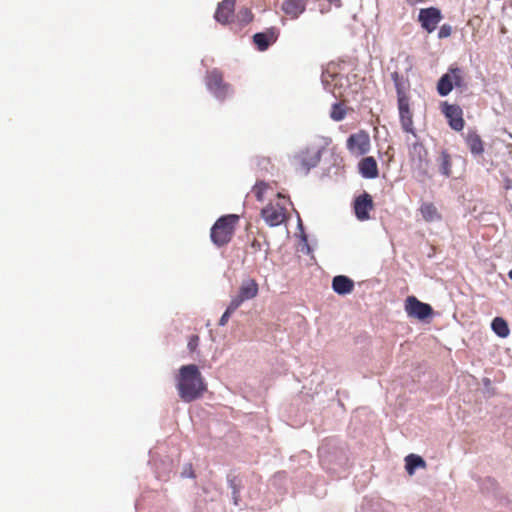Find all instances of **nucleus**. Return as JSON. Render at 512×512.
Returning <instances> with one entry per match:
<instances>
[{"mask_svg":"<svg viewBox=\"0 0 512 512\" xmlns=\"http://www.w3.org/2000/svg\"><path fill=\"white\" fill-rule=\"evenodd\" d=\"M452 77L448 73L443 74L437 83V92L440 96H447L453 89Z\"/></svg>","mask_w":512,"mask_h":512,"instance_id":"obj_23","label":"nucleus"},{"mask_svg":"<svg viewBox=\"0 0 512 512\" xmlns=\"http://www.w3.org/2000/svg\"><path fill=\"white\" fill-rule=\"evenodd\" d=\"M239 307L237 306L236 303H233L232 301H230L229 305L227 306L225 312L223 313V315L221 316L220 320H219V325L220 326H224L227 324L229 318L231 317V315L238 309Z\"/></svg>","mask_w":512,"mask_h":512,"instance_id":"obj_30","label":"nucleus"},{"mask_svg":"<svg viewBox=\"0 0 512 512\" xmlns=\"http://www.w3.org/2000/svg\"><path fill=\"white\" fill-rule=\"evenodd\" d=\"M322 150L316 146H307L293 156L292 164L295 171L307 174L321 160Z\"/></svg>","mask_w":512,"mask_h":512,"instance_id":"obj_4","label":"nucleus"},{"mask_svg":"<svg viewBox=\"0 0 512 512\" xmlns=\"http://www.w3.org/2000/svg\"><path fill=\"white\" fill-rule=\"evenodd\" d=\"M406 470L409 475H412L416 468L426 466L425 461L418 455L410 454L405 458Z\"/></svg>","mask_w":512,"mask_h":512,"instance_id":"obj_25","label":"nucleus"},{"mask_svg":"<svg viewBox=\"0 0 512 512\" xmlns=\"http://www.w3.org/2000/svg\"><path fill=\"white\" fill-rule=\"evenodd\" d=\"M374 209L372 196L367 192L359 195L354 201V212L358 220L366 221L370 218V211Z\"/></svg>","mask_w":512,"mask_h":512,"instance_id":"obj_13","label":"nucleus"},{"mask_svg":"<svg viewBox=\"0 0 512 512\" xmlns=\"http://www.w3.org/2000/svg\"><path fill=\"white\" fill-rule=\"evenodd\" d=\"M277 33L274 29H269L266 32L256 33L253 36V42L258 50L265 51L268 47L276 42Z\"/></svg>","mask_w":512,"mask_h":512,"instance_id":"obj_17","label":"nucleus"},{"mask_svg":"<svg viewBox=\"0 0 512 512\" xmlns=\"http://www.w3.org/2000/svg\"><path fill=\"white\" fill-rule=\"evenodd\" d=\"M306 3L304 0H285L282 3V10L292 19L297 18L305 11Z\"/></svg>","mask_w":512,"mask_h":512,"instance_id":"obj_19","label":"nucleus"},{"mask_svg":"<svg viewBox=\"0 0 512 512\" xmlns=\"http://www.w3.org/2000/svg\"><path fill=\"white\" fill-rule=\"evenodd\" d=\"M397 106L402 130L417 138L413 122V113L410 108V99L397 100Z\"/></svg>","mask_w":512,"mask_h":512,"instance_id":"obj_10","label":"nucleus"},{"mask_svg":"<svg viewBox=\"0 0 512 512\" xmlns=\"http://www.w3.org/2000/svg\"><path fill=\"white\" fill-rule=\"evenodd\" d=\"M452 27L449 24H443L438 31V38L444 39L451 35Z\"/></svg>","mask_w":512,"mask_h":512,"instance_id":"obj_32","label":"nucleus"},{"mask_svg":"<svg viewBox=\"0 0 512 512\" xmlns=\"http://www.w3.org/2000/svg\"><path fill=\"white\" fill-rule=\"evenodd\" d=\"M345 116H346V109H345L344 105L340 104V103L333 104L331 112H330V117L334 121H341L345 118Z\"/></svg>","mask_w":512,"mask_h":512,"instance_id":"obj_29","label":"nucleus"},{"mask_svg":"<svg viewBox=\"0 0 512 512\" xmlns=\"http://www.w3.org/2000/svg\"><path fill=\"white\" fill-rule=\"evenodd\" d=\"M354 286V281L344 275L335 276L332 280V288L339 295L350 294Z\"/></svg>","mask_w":512,"mask_h":512,"instance_id":"obj_18","label":"nucleus"},{"mask_svg":"<svg viewBox=\"0 0 512 512\" xmlns=\"http://www.w3.org/2000/svg\"><path fill=\"white\" fill-rule=\"evenodd\" d=\"M442 112L448 119L449 125L453 130L461 131L464 128L465 121L460 106L444 102L442 104Z\"/></svg>","mask_w":512,"mask_h":512,"instance_id":"obj_12","label":"nucleus"},{"mask_svg":"<svg viewBox=\"0 0 512 512\" xmlns=\"http://www.w3.org/2000/svg\"><path fill=\"white\" fill-rule=\"evenodd\" d=\"M270 189V186L265 183V182H257L253 188H252V193L254 194L255 198L262 202L264 201L265 199V194L267 193V191Z\"/></svg>","mask_w":512,"mask_h":512,"instance_id":"obj_28","label":"nucleus"},{"mask_svg":"<svg viewBox=\"0 0 512 512\" xmlns=\"http://www.w3.org/2000/svg\"><path fill=\"white\" fill-rule=\"evenodd\" d=\"M491 327H492V330L499 337H502V338L507 337L510 333L507 322L501 317L494 318L492 321Z\"/></svg>","mask_w":512,"mask_h":512,"instance_id":"obj_24","label":"nucleus"},{"mask_svg":"<svg viewBox=\"0 0 512 512\" xmlns=\"http://www.w3.org/2000/svg\"><path fill=\"white\" fill-rule=\"evenodd\" d=\"M437 163L442 175L446 177H450L452 175V159L451 155L447 151L443 150L440 153L439 157L437 158Z\"/></svg>","mask_w":512,"mask_h":512,"instance_id":"obj_22","label":"nucleus"},{"mask_svg":"<svg viewBox=\"0 0 512 512\" xmlns=\"http://www.w3.org/2000/svg\"><path fill=\"white\" fill-rule=\"evenodd\" d=\"M259 293V284L253 278L243 279L237 294L232 297L231 301L240 307L245 301L252 300L257 297Z\"/></svg>","mask_w":512,"mask_h":512,"instance_id":"obj_8","label":"nucleus"},{"mask_svg":"<svg viewBox=\"0 0 512 512\" xmlns=\"http://www.w3.org/2000/svg\"><path fill=\"white\" fill-rule=\"evenodd\" d=\"M238 18L241 20V22L243 24H248L249 22L252 21L253 19V14L252 12L247 9V8H243L241 9L239 12H238Z\"/></svg>","mask_w":512,"mask_h":512,"instance_id":"obj_31","label":"nucleus"},{"mask_svg":"<svg viewBox=\"0 0 512 512\" xmlns=\"http://www.w3.org/2000/svg\"><path fill=\"white\" fill-rule=\"evenodd\" d=\"M419 211L426 222L440 221L442 218L437 207L431 202L422 203Z\"/></svg>","mask_w":512,"mask_h":512,"instance_id":"obj_21","label":"nucleus"},{"mask_svg":"<svg viewBox=\"0 0 512 512\" xmlns=\"http://www.w3.org/2000/svg\"><path fill=\"white\" fill-rule=\"evenodd\" d=\"M346 146L350 154L354 156L365 155L370 150V137L367 132L361 130L348 137Z\"/></svg>","mask_w":512,"mask_h":512,"instance_id":"obj_7","label":"nucleus"},{"mask_svg":"<svg viewBox=\"0 0 512 512\" xmlns=\"http://www.w3.org/2000/svg\"><path fill=\"white\" fill-rule=\"evenodd\" d=\"M277 201L270 202L261 210V216L270 227L279 226L287 220L288 213L286 203L288 199L281 193H277Z\"/></svg>","mask_w":512,"mask_h":512,"instance_id":"obj_3","label":"nucleus"},{"mask_svg":"<svg viewBox=\"0 0 512 512\" xmlns=\"http://www.w3.org/2000/svg\"><path fill=\"white\" fill-rule=\"evenodd\" d=\"M342 77L338 74L331 72L329 69L322 74V81L326 86H333L331 92L336 94V88L341 81Z\"/></svg>","mask_w":512,"mask_h":512,"instance_id":"obj_27","label":"nucleus"},{"mask_svg":"<svg viewBox=\"0 0 512 512\" xmlns=\"http://www.w3.org/2000/svg\"><path fill=\"white\" fill-rule=\"evenodd\" d=\"M465 142L473 155H482L484 152V142L475 131H469L465 137Z\"/></svg>","mask_w":512,"mask_h":512,"instance_id":"obj_20","label":"nucleus"},{"mask_svg":"<svg viewBox=\"0 0 512 512\" xmlns=\"http://www.w3.org/2000/svg\"><path fill=\"white\" fill-rule=\"evenodd\" d=\"M199 345V336L192 335L188 341L187 347L191 352H194Z\"/></svg>","mask_w":512,"mask_h":512,"instance_id":"obj_33","label":"nucleus"},{"mask_svg":"<svg viewBox=\"0 0 512 512\" xmlns=\"http://www.w3.org/2000/svg\"><path fill=\"white\" fill-rule=\"evenodd\" d=\"M238 222L239 216L235 214L224 215L217 219L210 230L213 244L217 247L227 245L233 238Z\"/></svg>","mask_w":512,"mask_h":512,"instance_id":"obj_2","label":"nucleus"},{"mask_svg":"<svg viewBox=\"0 0 512 512\" xmlns=\"http://www.w3.org/2000/svg\"><path fill=\"white\" fill-rule=\"evenodd\" d=\"M205 84L207 89L221 101L232 93L230 84L224 81L223 73L216 68L207 72Z\"/></svg>","mask_w":512,"mask_h":512,"instance_id":"obj_5","label":"nucleus"},{"mask_svg":"<svg viewBox=\"0 0 512 512\" xmlns=\"http://www.w3.org/2000/svg\"><path fill=\"white\" fill-rule=\"evenodd\" d=\"M443 19L441 10L437 7L422 8L418 14L421 27L428 33H432Z\"/></svg>","mask_w":512,"mask_h":512,"instance_id":"obj_9","label":"nucleus"},{"mask_svg":"<svg viewBox=\"0 0 512 512\" xmlns=\"http://www.w3.org/2000/svg\"><path fill=\"white\" fill-rule=\"evenodd\" d=\"M447 73L448 75H451L454 87L463 88L466 86L464 72L461 68L450 67Z\"/></svg>","mask_w":512,"mask_h":512,"instance_id":"obj_26","label":"nucleus"},{"mask_svg":"<svg viewBox=\"0 0 512 512\" xmlns=\"http://www.w3.org/2000/svg\"><path fill=\"white\" fill-rule=\"evenodd\" d=\"M176 388L184 402L201 398L207 389L204 378L195 364L183 365L176 376Z\"/></svg>","mask_w":512,"mask_h":512,"instance_id":"obj_1","label":"nucleus"},{"mask_svg":"<svg viewBox=\"0 0 512 512\" xmlns=\"http://www.w3.org/2000/svg\"><path fill=\"white\" fill-rule=\"evenodd\" d=\"M391 78L394 82L397 100L410 99L409 90H410V82L408 78L400 75L398 72H393L391 74Z\"/></svg>","mask_w":512,"mask_h":512,"instance_id":"obj_16","label":"nucleus"},{"mask_svg":"<svg viewBox=\"0 0 512 512\" xmlns=\"http://www.w3.org/2000/svg\"><path fill=\"white\" fill-rule=\"evenodd\" d=\"M408 161L413 170L422 175L427 173L429 164L428 151L422 142L416 140L408 145Z\"/></svg>","mask_w":512,"mask_h":512,"instance_id":"obj_6","label":"nucleus"},{"mask_svg":"<svg viewBox=\"0 0 512 512\" xmlns=\"http://www.w3.org/2000/svg\"><path fill=\"white\" fill-rule=\"evenodd\" d=\"M360 174L367 179L377 178L379 175L378 165L374 157H364L358 164Z\"/></svg>","mask_w":512,"mask_h":512,"instance_id":"obj_15","label":"nucleus"},{"mask_svg":"<svg viewBox=\"0 0 512 512\" xmlns=\"http://www.w3.org/2000/svg\"><path fill=\"white\" fill-rule=\"evenodd\" d=\"M330 4H334L337 7L341 6V0H327Z\"/></svg>","mask_w":512,"mask_h":512,"instance_id":"obj_35","label":"nucleus"},{"mask_svg":"<svg viewBox=\"0 0 512 512\" xmlns=\"http://www.w3.org/2000/svg\"><path fill=\"white\" fill-rule=\"evenodd\" d=\"M249 248L251 249V251L253 253H256L262 249V244L260 241H258L257 239L254 238L252 240V242L250 243Z\"/></svg>","mask_w":512,"mask_h":512,"instance_id":"obj_34","label":"nucleus"},{"mask_svg":"<svg viewBox=\"0 0 512 512\" xmlns=\"http://www.w3.org/2000/svg\"><path fill=\"white\" fill-rule=\"evenodd\" d=\"M405 310L409 316L415 317L420 320L426 319L433 313V309L429 304L419 301L414 296H409L406 299Z\"/></svg>","mask_w":512,"mask_h":512,"instance_id":"obj_11","label":"nucleus"},{"mask_svg":"<svg viewBox=\"0 0 512 512\" xmlns=\"http://www.w3.org/2000/svg\"><path fill=\"white\" fill-rule=\"evenodd\" d=\"M235 4L236 0H223L217 7L215 19L222 24L229 23L234 15Z\"/></svg>","mask_w":512,"mask_h":512,"instance_id":"obj_14","label":"nucleus"}]
</instances>
